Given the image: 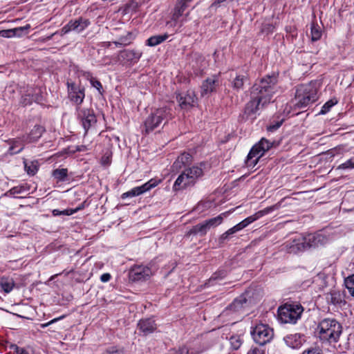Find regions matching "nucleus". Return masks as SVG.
<instances>
[{"instance_id":"nucleus-47","label":"nucleus","mask_w":354,"mask_h":354,"mask_svg":"<svg viewBox=\"0 0 354 354\" xmlns=\"http://www.w3.org/2000/svg\"><path fill=\"white\" fill-rule=\"evenodd\" d=\"M169 354H189L188 348L185 346L180 347L178 350L174 351Z\"/></svg>"},{"instance_id":"nucleus-50","label":"nucleus","mask_w":354,"mask_h":354,"mask_svg":"<svg viewBox=\"0 0 354 354\" xmlns=\"http://www.w3.org/2000/svg\"><path fill=\"white\" fill-rule=\"evenodd\" d=\"M232 234V233L229 232V230L226 231L225 233H223L219 238L220 243H224L225 241L228 239V236Z\"/></svg>"},{"instance_id":"nucleus-27","label":"nucleus","mask_w":354,"mask_h":354,"mask_svg":"<svg viewBox=\"0 0 354 354\" xmlns=\"http://www.w3.org/2000/svg\"><path fill=\"white\" fill-rule=\"evenodd\" d=\"M227 214V212H224L214 218L205 221V223L208 230H209L211 227H215L221 224L223 221L224 216H226Z\"/></svg>"},{"instance_id":"nucleus-31","label":"nucleus","mask_w":354,"mask_h":354,"mask_svg":"<svg viewBox=\"0 0 354 354\" xmlns=\"http://www.w3.org/2000/svg\"><path fill=\"white\" fill-rule=\"evenodd\" d=\"M192 1V0H177L174 10L182 16Z\"/></svg>"},{"instance_id":"nucleus-42","label":"nucleus","mask_w":354,"mask_h":354,"mask_svg":"<svg viewBox=\"0 0 354 354\" xmlns=\"http://www.w3.org/2000/svg\"><path fill=\"white\" fill-rule=\"evenodd\" d=\"M24 191V188L22 187H15L10 189L8 192H7L4 195L7 196L8 194L10 195H15L17 194H21Z\"/></svg>"},{"instance_id":"nucleus-64","label":"nucleus","mask_w":354,"mask_h":354,"mask_svg":"<svg viewBox=\"0 0 354 354\" xmlns=\"http://www.w3.org/2000/svg\"><path fill=\"white\" fill-rule=\"evenodd\" d=\"M299 112L297 113H293L292 115H298Z\"/></svg>"},{"instance_id":"nucleus-49","label":"nucleus","mask_w":354,"mask_h":354,"mask_svg":"<svg viewBox=\"0 0 354 354\" xmlns=\"http://www.w3.org/2000/svg\"><path fill=\"white\" fill-rule=\"evenodd\" d=\"M242 229H243V227L241 225V224L238 223L236 225H234V227H232V228L229 229V232L232 233V234H233L241 230Z\"/></svg>"},{"instance_id":"nucleus-20","label":"nucleus","mask_w":354,"mask_h":354,"mask_svg":"<svg viewBox=\"0 0 354 354\" xmlns=\"http://www.w3.org/2000/svg\"><path fill=\"white\" fill-rule=\"evenodd\" d=\"M45 131V129L40 125H35L33 129L30 131V133L25 136L26 138V142L30 143L36 142Z\"/></svg>"},{"instance_id":"nucleus-48","label":"nucleus","mask_w":354,"mask_h":354,"mask_svg":"<svg viewBox=\"0 0 354 354\" xmlns=\"http://www.w3.org/2000/svg\"><path fill=\"white\" fill-rule=\"evenodd\" d=\"M302 354H322V352L319 348H313L304 351Z\"/></svg>"},{"instance_id":"nucleus-41","label":"nucleus","mask_w":354,"mask_h":354,"mask_svg":"<svg viewBox=\"0 0 354 354\" xmlns=\"http://www.w3.org/2000/svg\"><path fill=\"white\" fill-rule=\"evenodd\" d=\"M354 168V159L351 158L338 167V169H346Z\"/></svg>"},{"instance_id":"nucleus-62","label":"nucleus","mask_w":354,"mask_h":354,"mask_svg":"<svg viewBox=\"0 0 354 354\" xmlns=\"http://www.w3.org/2000/svg\"><path fill=\"white\" fill-rule=\"evenodd\" d=\"M54 35H55V33L52 34L50 36L48 37V39H50Z\"/></svg>"},{"instance_id":"nucleus-39","label":"nucleus","mask_w":354,"mask_h":354,"mask_svg":"<svg viewBox=\"0 0 354 354\" xmlns=\"http://www.w3.org/2000/svg\"><path fill=\"white\" fill-rule=\"evenodd\" d=\"M231 347L234 350H237L242 344L241 339L239 336H232L230 339Z\"/></svg>"},{"instance_id":"nucleus-28","label":"nucleus","mask_w":354,"mask_h":354,"mask_svg":"<svg viewBox=\"0 0 354 354\" xmlns=\"http://www.w3.org/2000/svg\"><path fill=\"white\" fill-rule=\"evenodd\" d=\"M0 286L5 292L8 293L15 286L14 280L12 278L3 277L0 279Z\"/></svg>"},{"instance_id":"nucleus-5","label":"nucleus","mask_w":354,"mask_h":354,"mask_svg":"<svg viewBox=\"0 0 354 354\" xmlns=\"http://www.w3.org/2000/svg\"><path fill=\"white\" fill-rule=\"evenodd\" d=\"M172 118L171 109L161 107L153 111L145 121V131L147 133L160 126L165 125Z\"/></svg>"},{"instance_id":"nucleus-13","label":"nucleus","mask_w":354,"mask_h":354,"mask_svg":"<svg viewBox=\"0 0 354 354\" xmlns=\"http://www.w3.org/2000/svg\"><path fill=\"white\" fill-rule=\"evenodd\" d=\"M78 117L82 121V126L85 130V133H86L88 130L97 122L93 111L88 109H83L80 110L78 113Z\"/></svg>"},{"instance_id":"nucleus-19","label":"nucleus","mask_w":354,"mask_h":354,"mask_svg":"<svg viewBox=\"0 0 354 354\" xmlns=\"http://www.w3.org/2000/svg\"><path fill=\"white\" fill-rule=\"evenodd\" d=\"M192 161V157L189 153H183L179 156L173 164V168L180 169L183 167L189 165Z\"/></svg>"},{"instance_id":"nucleus-9","label":"nucleus","mask_w":354,"mask_h":354,"mask_svg":"<svg viewBox=\"0 0 354 354\" xmlns=\"http://www.w3.org/2000/svg\"><path fill=\"white\" fill-rule=\"evenodd\" d=\"M251 335L256 343L263 346L270 342L274 336V333L268 325L259 324L253 328Z\"/></svg>"},{"instance_id":"nucleus-1","label":"nucleus","mask_w":354,"mask_h":354,"mask_svg":"<svg viewBox=\"0 0 354 354\" xmlns=\"http://www.w3.org/2000/svg\"><path fill=\"white\" fill-rule=\"evenodd\" d=\"M317 88L315 83L302 84L297 87L295 93V97L292 104L295 109H301L317 101Z\"/></svg>"},{"instance_id":"nucleus-46","label":"nucleus","mask_w":354,"mask_h":354,"mask_svg":"<svg viewBox=\"0 0 354 354\" xmlns=\"http://www.w3.org/2000/svg\"><path fill=\"white\" fill-rule=\"evenodd\" d=\"M104 354H124L123 351L115 347H111L106 351Z\"/></svg>"},{"instance_id":"nucleus-37","label":"nucleus","mask_w":354,"mask_h":354,"mask_svg":"<svg viewBox=\"0 0 354 354\" xmlns=\"http://www.w3.org/2000/svg\"><path fill=\"white\" fill-rule=\"evenodd\" d=\"M327 300L333 304H337L342 302V298L339 292H331L329 296L327 297Z\"/></svg>"},{"instance_id":"nucleus-18","label":"nucleus","mask_w":354,"mask_h":354,"mask_svg":"<svg viewBox=\"0 0 354 354\" xmlns=\"http://www.w3.org/2000/svg\"><path fill=\"white\" fill-rule=\"evenodd\" d=\"M138 326L145 335L153 333L156 329V324L151 318L141 319Z\"/></svg>"},{"instance_id":"nucleus-10","label":"nucleus","mask_w":354,"mask_h":354,"mask_svg":"<svg viewBox=\"0 0 354 354\" xmlns=\"http://www.w3.org/2000/svg\"><path fill=\"white\" fill-rule=\"evenodd\" d=\"M264 100L260 97L257 95H254L251 93V99L246 104L244 115H245L247 119L253 120L255 118V113L258 110L261 109V107H263L265 104L267 103L263 102Z\"/></svg>"},{"instance_id":"nucleus-24","label":"nucleus","mask_w":354,"mask_h":354,"mask_svg":"<svg viewBox=\"0 0 354 354\" xmlns=\"http://www.w3.org/2000/svg\"><path fill=\"white\" fill-rule=\"evenodd\" d=\"M30 28V25H26L24 27H19L13 29L2 30H0V36L5 38L12 37L15 35L20 36L22 32L28 30Z\"/></svg>"},{"instance_id":"nucleus-22","label":"nucleus","mask_w":354,"mask_h":354,"mask_svg":"<svg viewBox=\"0 0 354 354\" xmlns=\"http://www.w3.org/2000/svg\"><path fill=\"white\" fill-rule=\"evenodd\" d=\"M26 142V138L25 136L22 139L17 138L10 141V147L8 151L10 154H16L21 152L24 147V143Z\"/></svg>"},{"instance_id":"nucleus-33","label":"nucleus","mask_w":354,"mask_h":354,"mask_svg":"<svg viewBox=\"0 0 354 354\" xmlns=\"http://www.w3.org/2000/svg\"><path fill=\"white\" fill-rule=\"evenodd\" d=\"M310 29L312 41H315L320 39L322 35L321 27L317 24L313 23Z\"/></svg>"},{"instance_id":"nucleus-15","label":"nucleus","mask_w":354,"mask_h":354,"mask_svg":"<svg viewBox=\"0 0 354 354\" xmlns=\"http://www.w3.org/2000/svg\"><path fill=\"white\" fill-rule=\"evenodd\" d=\"M67 86L70 100L77 104H80L84 98V89L73 82H68Z\"/></svg>"},{"instance_id":"nucleus-11","label":"nucleus","mask_w":354,"mask_h":354,"mask_svg":"<svg viewBox=\"0 0 354 354\" xmlns=\"http://www.w3.org/2000/svg\"><path fill=\"white\" fill-rule=\"evenodd\" d=\"M221 73L214 74L206 78L201 86V93L202 96L209 95L216 92V89L221 86Z\"/></svg>"},{"instance_id":"nucleus-30","label":"nucleus","mask_w":354,"mask_h":354,"mask_svg":"<svg viewBox=\"0 0 354 354\" xmlns=\"http://www.w3.org/2000/svg\"><path fill=\"white\" fill-rule=\"evenodd\" d=\"M52 175L57 182H64L68 180V169H56L53 171Z\"/></svg>"},{"instance_id":"nucleus-53","label":"nucleus","mask_w":354,"mask_h":354,"mask_svg":"<svg viewBox=\"0 0 354 354\" xmlns=\"http://www.w3.org/2000/svg\"><path fill=\"white\" fill-rule=\"evenodd\" d=\"M110 279H111V274L109 273H104V274H102L100 277V280L102 282H107L110 280Z\"/></svg>"},{"instance_id":"nucleus-63","label":"nucleus","mask_w":354,"mask_h":354,"mask_svg":"<svg viewBox=\"0 0 354 354\" xmlns=\"http://www.w3.org/2000/svg\"><path fill=\"white\" fill-rule=\"evenodd\" d=\"M225 275V272H222V277H223Z\"/></svg>"},{"instance_id":"nucleus-4","label":"nucleus","mask_w":354,"mask_h":354,"mask_svg":"<svg viewBox=\"0 0 354 354\" xmlns=\"http://www.w3.org/2000/svg\"><path fill=\"white\" fill-rule=\"evenodd\" d=\"M326 242V238L321 234H310L301 239L293 240L287 246L290 253H297L310 248H315Z\"/></svg>"},{"instance_id":"nucleus-51","label":"nucleus","mask_w":354,"mask_h":354,"mask_svg":"<svg viewBox=\"0 0 354 354\" xmlns=\"http://www.w3.org/2000/svg\"><path fill=\"white\" fill-rule=\"evenodd\" d=\"M82 209V207H80L75 209H66V210L62 211V212L63 215L69 216V215H72L73 214L77 212L79 209Z\"/></svg>"},{"instance_id":"nucleus-34","label":"nucleus","mask_w":354,"mask_h":354,"mask_svg":"<svg viewBox=\"0 0 354 354\" xmlns=\"http://www.w3.org/2000/svg\"><path fill=\"white\" fill-rule=\"evenodd\" d=\"M167 37V35L152 36L147 39V44L150 46H155L163 42Z\"/></svg>"},{"instance_id":"nucleus-12","label":"nucleus","mask_w":354,"mask_h":354,"mask_svg":"<svg viewBox=\"0 0 354 354\" xmlns=\"http://www.w3.org/2000/svg\"><path fill=\"white\" fill-rule=\"evenodd\" d=\"M160 182H161V180L151 178V180H149L148 182H147L144 185L134 187L132 189H131L130 191L123 193L122 194V198L124 199L128 197H134V196H139V195L150 190L151 189L155 187Z\"/></svg>"},{"instance_id":"nucleus-58","label":"nucleus","mask_w":354,"mask_h":354,"mask_svg":"<svg viewBox=\"0 0 354 354\" xmlns=\"http://www.w3.org/2000/svg\"><path fill=\"white\" fill-rule=\"evenodd\" d=\"M241 224V225L242 226L243 229L245 228V227H247L248 225L247 221L245 219H244L243 221H242L241 222L239 223Z\"/></svg>"},{"instance_id":"nucleus-21","label":"nucleus","mask_w":354,"mask_h":354,"mask_svg":"<svg viewBox=\"0 0 354 354\" xmlns=\"http://www.w3.org/2000/svg\"><path fill=\"white\" fill-rule=\"evenodd\" d=\"M286 344L290 348H297L301 346L302 338L299 334H291L284 338Z\"/></svg>"},{"instance_id":"nucleus-52","label":"nucleus","mask_w":354,"mask_h":354,"mask_svg":"<svg viewBox=\"0 0 354 354\" xmlns=\"http://www.w3.org/2000/svg\"><path fill=\"white\" fill-rule=\"evenodd\" d=\"M281 124V122H277L275 124H272V125L268 126V128H267V130L268 131H274L277 130L278 128H279Z\"/></svg>"},{"instance_id":"nucleus-8","label":"nucleus","mask_w":354,"mask_h":354,"mask_svg":"<svg viewBox=\"0 0 354 354\" xmlns=\"http://www.w3.org/2000/svg\"><path fill=\"white\" fill-rule=\"evenodd\" d=\"M272 144L269 140L262 138L259 143L254 145L247 156L245 161L247 167L253 168L265 152L272 147Z\"/></svg>"},{"instance_id":"nucleus-36","label":"nucleus","mask_w":354,"mask_h":354,"mask_svg":"<svg viewBox=\"0 0 354 354\" xmlns=\"http://www.w3.org/2000/svg\"><path fill=\"white\" fill-rule=\"evenodd\" d=\"M337 103V100L335 99H331L326 102L322 107L321 111H319V115H324L328 113L330 109Z\"/></svg>"},{"instance_id":"nucleus-26","label":"nucleus","mask_w":354,"mask_h":354,"mask_svg":"<svg viewBox=\"0 0 354 354\" xmlns=\"http://www.w3.org/2000/svg\"><path fill=\"white\" fill-rule=\"evenodd\" d=\"M208 228L205 223L203 221V223H198L196 225H194L189 232L188 234H200L201 236H204L207 234L208 231Z\"/></svg>"},{"instance_id":"nucleus-29","label":"nucleus","mask_w":354,"mask_h":354,"mask_svg":"<svg viewBox=\"0 0 354 354\" xmlns=\"http://www.w3.org/2000/svg\"><path fill=\"white\" fill-rule=\"evenodd\" d=\"M247 77L244 75H236L232 80V88L239 91L243 88L244 82L246 81Z\"/></svg>"},{"instance_id":"nucleus-55","label":"nucleus","mask_w":354,"mask_h":354,"mask_svg":"<svg viewBox=\"0 0 354 354\" xmlns=\"http://www.w3.org/2000/svg\"><path fill=\"white\" fill-rule=\"evenodd\" d=\"M57 319H53V320H51V321H50V322H48L47 323L42 324H41V328H46V327L48 326L49 325H50L51 324L55 322Z\"/></svg>"},{"instance_id":"nucleus-56","label":"nucleus","mask_w":354,"mask_h":354,"mask_svg":"<svg viewBox=\"0 0 354 354\" xmlns=\"http://www.w3.org/2000/svg\"><path fill=\"white\" fill-rule=\"evenodd\" d=\"M199 59H200V60L201 61V66H200V67H201V68H203L201 69V70H203L204 68H205L206 64H207V62H206V61H205V58H204V57H199Z\"/></svg>"},{"instance_id":"nucleus-17","label":"nucleus","mask_w":354,"mask_h":354,"mask_svg":"<svg viewBox=\"0 0 354 354\" xmlns=\"http://www.w3.org/2000/svg\"><path fill=\"white\" fill-rule=\"evenodd\" d=\"M150 269L142 266H136L131 268L129 272L131 280L141 281L147 279L150 275Z\"/></svg>"},{"instance_id":"nucleus-38","label":"nucleus","mask_w":354,"mask_h":354,"mask_svg":"<svg viewBox=\"0 0 354 354\" xmlns=\"http://www.w3.org/2000/svg\"><path fill=\"white\" fill-rule=\"evenodd\" d=\"M344 283L351 295L354 297V274L347 277Z\"/></svg>"},{"instance_id":"nucleus-16","label":"nucleus","mask_w":354,"mask_h":354,"mask_svg":"<svg viewBox=\"0 0 354 354\" xmlns=\"http://www.w3.org/2000/svg\"><path fill=\"white\" fill-rule=\"evenodd\" d=\"M177 102L182 109H189L194 106L196 97L193 91L179 93L176 96Z\"/></svg>"},{"instance_id":"nucleus-35","label":"nucleus","mask_w":354,"mask_h":354,"mask_svg":"<svg viewBox=\"0 0 354 354\" xmlns=\"http://www.w3.org/2000/svg\"><path fill=\"white\" fill-rule=\"evenodd\" d=\"M272 209H273L272 207L266 208L263 210L259 211V212H257L256 214H254V215H252V216L246 218L245 220H246L248 224L249 225V224L252 223V222L255 221L256 220H257L258 218H259L260 217L263 216V215L268 214L270 211H271Z\"/></svg>"},{"instance_id":"nucleus-54","label":"nucleus","mask_w":354,"mask_h":354,"mask_svg":"<svg viewBox=\"0 0 354 354\" xmlns=\"http://www.w3.org/2000/svg\"><path fill=\"white\" fill-rule=\"evenodd\" d=\"M31 101H32V100L30 98L29 95L28 96L26 95V96L23 97L22 100H21V103L24 105L26 106V105L30 104Z\"/></svg>"},{"instance_id":"nucleus-60","label":"nucleus","mask_w":354,"mask_h":354,"mask_svg":"<svg viewBox=\"0 0 354 354\" xmlns=\"http://www.w3.org/2000/svg\"><path fill=\"white\" fill-rule=\"evenodd\" d=\"M122 40L123 39L121 38L120 41H114V44L116 45V46H121L122 45H123Z\"/></svg>"},{"instance_id":"nucleus-32","label":"nucleus","mask_w":354,"mask_h":354,"mask_svg":"<svg viewBox=\"0 0 354 354\" xmlns=\"http://www.w3.org/2000/svg\"><path fill=\"white\" fill-rule=\"evenodd\" d=\"M182 17L180 14H178L176 11L173 10V13L171 19L167 22V26L171 28H175L177 26L181 27L183 24V21H180V18Z\"/></svg>"},{"instance_id":"nucleus-6","label":"nucleus","mask_w":354,"mask_h":354,"mask_svg":"<svg viewBox=\"0 0 354 354\" xmlns=\"http://www.w3.org/2000/svg\"><path fill=\"white\" fill-rule=\"evenodd\" d=\"M203 174L202 168L198 166H193L185 169L176 180L173 186L174 190H180L194 185Z\"/></svg>"},{"instance_id":"nucleus-2","label":"nucleus","mask_w":354,"mask_h":354,"mask_svg":"<svg viewBox=\"0 0 354 354\" xmlns=\"http://www.w3.org/2000/svg\"><path fill=\"white\" fill-rule=\"evenodd\" d=\"M277 77L274 75H267L255 83L251 92L264 100V103H269L273 94L277 91Z\"/></svg>"},{"instance_id":"nucleus-7","label":"nucleus","mask_w":354,"mask_h":354,"mask_svg":"<svg viewBox=\"0 0 354 354\" xmlns=\"http://www.w3.org/2000/svg\"><path fill=\"white\" fill-rule=\"evenodd\" d=\"M304 308L300 304H285L278 310L279 319L285 324H295L301 317Z\"/></svg>"},{"instance_id":"nucleus-57","label":"nucleus","mask_w":354,"mask_h":354,"mask_svg":"<svg viewBox=\"0 0 354 354\" xmlns=\"http://www.w3.org/2000/svg\"><path fill=\"white\" fill-rule=\"evenodd\" d=\"M241 224V225L242 226L243 229L245 228V227H247L248 225L247 221L245 219H244L243 221H242L241 222L239 223Z\"/></svg>"},{"instance_id":"nucleus-25","label":"nucleus","mask_w":354,"mask_h":354,"mask_svg":"<svg viewBox=\"0 0 354 354\" xmlns=\"http://www.w3.org/2000/svg\"><path fill=\"white\" fill-rule=\"evenodd\" d=\"M246 303L247 299L244 296H240L234 300L228 309L233 312H240L245 308Z\"/></svg>"},{"instance_id":"nucleus-43","label":"nucleus","mask_w":354,"mask_h":354,"mask_svg":"<svg viewBox=\"0 0 354 354\" xmlns=\"http://www.w3.org/2000/svg\"><path fill=\"white\" fill-rule=\"evenodd\" d=\"M90 82H91V85L93 87L96 88L100 93H102L101 90L102 89V84L98 80H97L95 78L91 77L90 78Z\"/></svg>"},{"instance_id":"nucleus-23","label":"nucleus","mask_w":354,"mask_h":354,"mask_svg":"<svg viewBox=\"0 0 354 354\" xmlns=\"http://www.w3.org/2000/svg\"><path fill=\"white\" fill-rule=\"evenodd\" d=\"M141 55V53L133 50H125L120 53V57L127 62H137Z\"/></svg>"},{"instance_id":"nucleus-40","label":"nucleus","mask_w":354,"mask_h":354,"mask_svg":"<svg viewBox=\"0 0 354 354\" xmlns=\"http://www.w3.org/2000/svg\"><path fill=\"white\" fill-rule=\"evenodd\" d=\"M8 347L10 348V350L13 351V352L16 354H29V353L24 348H20L17 345L12 343H8Z\"/></svg>"},{"instance_id":"nucleus-14","label":"nucleus","mask_w":354,"mask_h":354,"mask_svg":"<svg viewBox=\"0 0 354 354\" xmlns=\"http://www.w3.org/2000/svg\"><path fill=\"white\" fill-rule=\"evenodd\" d=\"M89 24L90 22L88 19H83L82 18L75 21H70L62 28L61 33L62 35H65L72 30L80 32L84 30Z\"/></svg>"},{"instance_id":"nucleus-3","label":"nucleus","mask_w":354,"mask_h":354,"mask_svg":"<svg viewBox=\"0 0 354 354\" xmlns=\"http://www.w3.org/2000/svg\"><path fill=\"white\" fill-rule=\"evenodd\" d=\"M319 337L329 343L338 342L342 332L341 324L335 319H325L318 325Z\"/></svg>"},{"instance_id":"nucleus-61","label":"nucleus","mask_w":354,"mask_h":354,"mask_svg":"<svg viewBox=\"0 0 354 354\" xmlns=\"http://www.w3.org/2000/svg\"><path fill=\"white\" fill-rule=\"evenodd\" d=\"M84 149H85V147L81 146V147H78L76 150L77 151H84Z\"/></svg>"},{"instance_id":"nucleus-45","label":"nucleus","mask_w":354,"mask_h":354,"mask_svg":"<svg viewBox=\"0 0 354 354\" xmlns=\"http://www.w3.org/2000/svg\"><path fill=\"white\" fill-rule=\"evenodd\" d=\"M25 169H26L27 173L30 175H34L37 170L36 166H35L33 165L28 166L26 163L25 164Z\"/></svg>"},{"instance_id":"nucleus-44","label":"nucleus","mask_w":354,"mask_h":354,"mask_svg":"<svg viewBox=\"0 0 354 354\" xmlns=\"http://www.w3.org/2000/svg\"><path fill=\"white\" fill-rule=\"evenodd\" d=\"M247 354H265V350L262 348L253 347L248 351Z\"/></svg>"},{"instance_id":"nucleus-59","label":"nucleus","mask_w":354,"mask_h":354,"mask_svg":"<svg viewBox=\"0 0 354 354\" xmlns=\"http://www.w3.org/2000/svg\"><path fill=\"white\" fill-rule=\"evenodd\" d=\"M62 211H59L58 209H54L53 211V214L54 216L61 215V214H62Z\"/></svg>"}]
</instances>
